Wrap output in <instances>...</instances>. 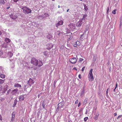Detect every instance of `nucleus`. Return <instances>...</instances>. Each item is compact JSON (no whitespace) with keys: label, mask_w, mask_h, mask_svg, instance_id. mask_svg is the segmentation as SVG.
Masks as SVG:
<instances>
[{"label":"nucleus","mask_w":122,"mask_h":122,"mask_svg":"<svg viewBox=\"0 0 122 122\" xmlns=\"http://www.w3.org/2000/svg\"><path fill=\"white\" fill-rule=\"evenodd\" d=\"M30 62L31 64L37 67H40L43 65V63L42 61H38L36 59L34 58H31Z\"/></svg>","instance_id":"1"},{"label":"nucleus","mask_w":122,"mask_h":122,"mask_svg":"<svg viewBox=\"0 0 122 122\" xmlns=\"http://www.w3.org/2000/svg\"><path fill=\"white\" fill-rule=\"evenodd\" d=\"M10 15V18L13 20H15L19 16L18 13L16 12H13Z\"/></svg>","instance_id":"2"},{"label":"nucleus","mask_w":122,"mask_h":122,"mask_svg":"<svg viewBox=\"0 0 122 122\" xmlns=\"http://www.w3.org/2000/svg\"><path fill=\"white\" fill-rule=\"evenodd\" d=\"M23 13L25 14H29L31 12V10L26 7H24L22 8Z\"/></svg>","instance_id":"3"},{"label":"nucleus","mask_w":122,"mask_h":122,"mask_svg":"<svg viewBox=\"0 0 122 122\" xmlns=\"http://www.w3.org/2000/svg\"><path fill=\"white\" fill-rule=\"evenodd\" d=\"M8 86L7 85H6L4 87H3L2 86L0 85V92H1L2 93H4L7 89V87Z\"/></svg>","instance_id":"4"},{"label":"nucleus","mask_w":122,"mask_h":122,"mask_svg":"<svg viewBox=\"0 0 122 122\" xmlns=\"http://www.w3.org/2000/svg\"><path fill=\"white\" fill-rule=\"evenodd\" d=\"M69 60L70 62L72 64L75 63L77 61L75 57L70 58L69 59Z\"/></svg>","instance_id":"5"},{"label":"nucleus","mask_w":122,"mask_h":122,"mask_svg":"<svg viewBox=\"0 0 122 122\" xmlns=\"http://www.w3.org/2000/svg\"><path fill=\"white\" fill-rule=\"evenodd\" d=\"M47 46L46 49L48 50H50L53 47V44L51 43L50 44H48L46 45Z\"/></svg>","instance_id":"6"},{"label":"nucleus","mask_w":122,"mask_h":122,"mask_svg":"<svg viewBox=\"0 0 122 122\" xmlns=\"http://www.w3.org/2000/svg\"><path fill=\"white\" fill-rule=\"evenodd\" d=\"M68 26L70 27V29L71 30L75 28V24H71L68 25Z\"/></svg>","instance_id":"7"},{"label":"nucleus","mask_w":122,"mask_h":122,"mask_svg":"<svg viewBox=\"0 0 122 122\" xmlns=\"http://www.w3.org/2000/svg\"><path fill=\"white\" fill-rule=\"evenodd\" d=\"M63 21L62 20L59 21L56 24V26L57 27H58V26L62 25L63 24Z\"/></svg>","instance_id":"8"},{"label":"nucleus","mask_w":122,"mask_h":122,"mask_svg":"<svg viewBox=\"0 0 122 122\" xmlns=\"http://www.w3.org/2000/svg\"><path fill=\"white\" fill-rule=\"evenodd\" d=\"M82 21V20L81 21H80L77 22L76 24V25L77 26H81L82 24L81 22Z\"/></svg>","instance_id":"9"},{"label":"nucleus","mask_w":122,"mask_h":122,"mask_svg":"<svg viewBox=\"0 0 122 122\" xmlns=\"http://www.w3.org/2000/svg\"><path fill=\"white\" fill-rule=\"evenodd\" d=\"M89 81H92L94 80L93 76H88Z\"/></svg>","instance_id":"10"},{"label":"nucleus","mask_w":122,"mask_h":122,"mask_svg":"<svg viewBox=\"0 0 122 122\" xmlns=\"http://www.w3.org/2000/svg\"><path fill=\"white\" fill-rule=\"evenodd\" d=\"M28 82L29 84H33L34 83L33 80L31 78L28 81Z\"/></svg>","instance_id":"11"},{"label":"nucleus","mask_w":122,"mask_h":122,"mask_svg":"<svg viewBox=\"0 0 122 122\" xmlns=\"http://www.w3.org/2000/svg\"><path fill=\"white\" fill-rule=\"evenodd\" d=\"M99 114L98 113L96 114L95 116L93 118L95 120H97L98 119V116H99Z\"/></svg>","instance_id":"12"},{"label":"nucleus","mask_w":122,"mask_h":122,"mask_svg":"<svg viewBox=\"0 0 122 122\" xmlns=\"http://www.w3.org/2000/svg\"><path fill=\"white\" fill-rule=\"evenodd\" d=\"M92 71L93 69H92L90 70V71L89 74L88 75V76L93 75L92 73Z\"/></svg>","instance_id":"13"},{"label":"nucleus","mask_w":122,"mask_h":122,"mask_svg":"<svg viewBox=\"0 0 122 122\" xmlns=\"http://www.w3.org/2000/svg\"><path fill=\"white\" fill-rule=\"evenodd\" d=\"M14 86L15 87H21L20 85L17 83H15V84Z\"/></svg>","instance_id":"14"},{"label":"nucleus","mask_w":122,"mask_h":122,"mask_svg":"<svg viewBox=\"0 0 122 122\" xmlns=\"http://www.w3.org/2000/svg\"><path fill=\"white\" fill-rule=\"evenodd\" d=\"M12 117L10 122H12L15 119V114H13V113L12 114Z\"/></svg>","instance_id":"15"},{"label":"nucleus","mask_w":122,"mask_h":122,"mask_svg":"<svg viewBox=\"0 0 122 122\" xmlns=\"http://www.w3.org/2000/svg\"><path fill=\"white\" fill-rule=\"evenodd\" d=\"M24 97L23 95H22L20 96L19 99L20 101H22L24 99Z\"/></svg>","instance_id":"16"},{"label":"nucleus","mask_w":122,"mask_h":122,"mask_svg":"<svg viewBox=\"0 0 122 122\" xmlns=\"http://www.w3.org/2000/svg\"><path fill=\"white\" fill-rule=\"evenodd\" d=\"M17 102V101L16 99H15L14 101V103L13 106V107H14L15 106V105Z\"/></svg>","instance_id":"17"},{"label":"nucleus","mask_w":122,"mask_h":122,"mask_svg":"<svg viewBox=\"0 0 122 122\" xmlns=\"http://www.w3.org/2000/svg\"><path fill=\"white\" fill-rule=\"evenodd\" d=\"M5 41L7 43H8L10 42L11 40L9 38H6L5 39Z\"/></svg>","instance_id":"18"},{"label":"nucleus","mask_w":122,"mask_h":122,"mask_svg":"<svg viewBox=\"0 0 122 122\" xmlns=\"http://www.w3.org/2000/svg\"><path fill=\"white\" fill-rule=\"evenodd\" d=\"M4 0H0V4L1 5L4 4L5 3Z\"/></svg>","instance_id":"19"},{"label":"nucleus","mask_w":122,"mask_h":122,"mask_svg":"<svg viewBox=\"0 0 122 122\" xmlns=\"http://www.w3.org/2000/svg\"><path fill=\"white\" fill-rule=\"evenodd\" d=\"M18 91V89H15L12 91L14 93V94L16 93Z\"/></svg>","instance_id":"20"},{"label":"nucleus","mask_w":122,"mask_h":122,"mask_svg":"<svg viewBox=\"0 0 122 122\" xmlns=\"http://www.w3.org/2000/svg\"><path fill=\"white\" fill-rule=\"evenodd\" d=\"M84 9L85 10L87 11L88 10V8L87 7V6L86 5L84 4Z\"/></svg>","instance_id":"21"},{"label":"nucleus","mask_w":122,"mask_h":122,"mask_svg":"<svg viewBox=\"0 0 122 122\" xmlns=\"http://www.w3.org/2000/svg\"><path fill=\"white\" fill-rule=\"evenodd\" d=\"M5 75L4 74H1L0 75V77L2 79H3L5 78Z\"/></svg>","instance_id":"22"},{"label":"nucleus","mask_w":122,"mask_h":122,"mask_svg":"<svg viewBox=\"0 0 122 122\" xmlns=\"http://www.w3.org/2000/svg\"><path fill=\"white\" fill-rule=\"evenodd\" d=\"M87 16V15H84L83 16V18L82 19V21L83 20H85L86 17Z\"/></svg>","instance_id":"23"},{"label":"nucleus","mask_w":122,"mask_h":122,"mask_svg":"<svg viewBox=\"0 0 122 122\" xmlns=\"http://www.w3.org/2000/svg\"><path fill=\"white\" fill-rule=\"evenodd\" d=\"M5 80L0 79V84H1L3 83L4 82Z\"/></svg>","instance_id":"24"},{"label":"nucleus","mask_w":122,"mask_h":122,"mask_svg":"<svg viewBox=\"0 0 122 122\" xmlns=\"http://www.w3.org/2000/svg\"><path fill=\"white\" fill-rule=\"evenodd\" d=\"M76 43L78 46H80V42L78 41H77L76 42Z\"/></svg>","instance_id":"25"},{"label":"nucleus","mask_w":122,"mask_h":122,"mask_svg":"<svg viewBox=\"0 0 122 122\" xmlns=\"http://www.w3.org/2000/svg\"><path fill=\"white\" fill-rule=\"evenodd\" d=\"M122 25V20H120V24L119 25V28H121Z\"/></svg>","instance_id":"26"},{"label":"nucleus","mask_w":122,"mask_h":122,"mask_svg":"<svg viewBox=\"0 0 122 122\" xmlns=\"http://www.w3.org/2000/svg\"><path fill=\"white\" fill-rule=\"evenodd\" d=\"M83 35H82L80 37V39L81 41H83V40H84V38H83L82 36Z\"/></svg>","instance_id":"27"},{"label":"nucleus","mask_w":122,"mask_h":122,"mask_svg":"<svg viewBox=\"0 0 122 122\" xmlns=\"http://www.w3.org/2000/svg\"><path fill=\"white\" fill-rule=\"evenodd\" d=\"M87 100H88V98H86L85 99L84 101L83 102H84V103H86V102H87Z\"/></svg>","instance_id":"28"},{"label":"nucleus","mask_w":122,"mask_h":122,"mask_svg":"<svg viewBox=\"0 0 122 122\" xmlns=\"http://www.w3.org/2000/svg\"><path fill=\"white\" fill-rule=\"evenodd\" d=\"M84 60L82 58H80L79 59V62H81V61H83Z\"/></svg>","instance_id":"29"},{"label":"nucleus","mask_w":122,"mask_h":122,"mask_svg":"<svg viewBox=\"0 0 122 122\" xmlns=\"http://www.w3.org/2000/svg\"><path fill=\"white\" fill-rule=\"evenodd\" d=\"M73 37H72V36H70V37L68 39H67V40L68 41H69L70 40H71V39Z\"/></svg>","instance_id":"30"},{"label":"nucleus","mask_w":122,"mask_h":122,"mask_svg":"<svg viewBox=\"0 0 122 122\" xmlns=\"http://www.w3.org/2000/svg\"><path fill=\"white\" fill-rule=\"evenodd\" d=\"M8 54H10V57H11V56H12L13 55L12 53H11V52H9L8 53Z\"/></svg>","instance_id":"31"},{"label":"nucleus","mask_w":122,"mask_h":122,"mask_svg":"<svg viewBox=\"0 0 122 122\" xmlns=\"http://www.w3.org/2000/svg\"><path fill=\"white\" fill-rule=\"evenodd\" d=\"M116 10H113L112 11V14H116Z\"/></svg>","instance_id":"32"},{"label":"nucleus","mask_w":122,"mask_h":122,"mask_svg":"<svg viewBox=\"0 0 122 122\" xmlns=\"http://www.w3.org/2000/svg\"><path fill=\"white\" fill-rule=\"evenodd\" d=\"M57 34L59 36H60V34L61 33V32L60 31H57Z\"/></svg>","instance_id":"33"},{"label":"nucleus","mask_w":122,"mask_h":122,"mask_svg":"<svg viewBox=\"0 0 122 122\" xmlns=\"http://www.w3.org/2000/svg\"><path fill=\"white\" fill-rule=\"evenodd\" d=\"M47 51H45L43 52V54L45 56H46L47 53Z\"/></svg>","instance_id":"34"},{"label":"nucleus","mask_w":122,"mask_h":122,"mask_svg":"<svg viewBox=\"0 0 122 122\" xmlns=\"http://www.w3.org/2000/svg\"><path fill=\"white\" fill-rule=\"evenodd\" d=\"M88 119V117H85L84 118V120L86 122L87 120Z\"/></svg>","instance_id":"35"},{"label":"nucleus","mask_w":122,"mask_h":122,"mask_svg":"<svg viewBox=\"0 0 122 122\" xmlns=\"http://www.w3.org/2000/svg\"><path fill=\"white\" fill-rule=\"evenodd\" d=\"M64 46H63L62 45L61 46V47H60V49L61 50H63V49H64Z\"/></svg>","instance_id":"36"},{"label":"nucleus","mask_w":122,"mask_h":122,"mask_svg":"<svg viewBox=\"0 0 122 122\" xmlns=\"http://www.w3.org/2000/svg\"><path fill=\"white\" fill-rule=\"evenodd\" d=\"M85 67H84L82 68L81 69V71H82L83 72L84 71V69H85Z\"/></svg>","instance_id":"37"},{"label":"nucleus","mask_w":122,"mask_h":122,"mask_svg":"<svg viewBox=\"0 0 122 122\" xmlns=\"http://www.w3.org/2000/svg\"><path fill=\"white\" fill-rule=\"evenodd\" d=\"M122 117V115H120L119 116H118L117 119H119V118H120L121 117Z\"/></svg>","instance_id":"38"},{"label":"nucleus","mask_w":122,"mask_h":122,"mask_svg":"<svg viewBox=\"0 0 122 122\" xmlns=\"http://www.w3.org/2000/svg\"><path fill=\"white\" fill-rule=\"evenodd\" d=\"M78 100H77L75 102V104H76L78 103Z\"/></svg>","instance_id":"39"},{"label":"nucleus","mask_w":122,"mask_h":122,"mask_svg":"<svg viewBox=\"0 0 122 122\" xmlns=\"http://www.w3.org/2000/svg\"><path fill=\"white\" fill-rule=\"evenodd\" d=\"M78 77L80 79H81V75L80 74H79L78 75Z\"/></svg>","instance_id":"40"},{"label":"nucleus","mask_w":122,"mask_h":122,"mask_svg":"<svg viewBox=\"0 0 122 122\" xmlns=\"http://www.w3.org/2000/svg\"><path fill=\"white\" fill-rule=\"evenodd\" d=\"M109 7H107V13H108V12L109 11Z\"/></svg>","instance_id":"41"},{"label":"nucleus","mask_w":122,"mask_h":122,"mask_svg":"<svg viewBox=\"0 0 122 122\" xmlns=\"http://www.w3.org/2000/svg\"><path fill=\"white\" fill-rule=\"evenodd\" d=\"M13 0V1L14 2H17V1H18V0Z\"/></svg>","instance_id":"42"},{"label":"nucleus","mask_w":122,"mask_h":122,"mask_svg":"<svg viewBox=\"0 0 122 122\" xmlns=\"http://www.w3.org/2000/svg\"><path fill=\"white\" fill-rule=\"evenodd\" d=\"M114 115L115 116H117V112L115 113H114Z\"/></svg>","instance_id":"43"},{"label":"nucleus","mask_w":122,"mask_h":122,"mask_svg":"<svg viewBox=\"0 0 122 122\" xmlns=\"http://www.w3.org/2000/svg\"><path fill=\"white\" fill-rule=\"evenodd\" d=\"M108 93V89L106 91V93L107 95V94Z\"/></svg>","instance_id":"44"},{"label":"nucleus","mask_w":122,"mask_h":122,"mask_svg":"<svg viewBox=\"0 0 122 122\" xmlns=\"http://www.w3.org/2000/svg\"><path fill=\"white\" fill-rule=\"evenodd\" d=\"M77 45L76 44L74 45V46L75 47H76Z\"/></svg>","instance_id":"45"},{"label":"nucleus","mask_w":122,"mask_h":122,"mask_svg":"<svg viewBox=\"0 0 122 122\" xmlns=\"http://www.w3.org/2000/svg\"><path fill=\"white\" fill-rule=\"evenodd\" d=\"M80 105H81V104H80V102L78 105V107H79L80 106Z\"/></svg>","instance_id":"46"},{"label":"nucleus","mask_w":122,"mask_h":122,"mask_svg":"<svg viewBox=\"0 0 122 122\" xmlns=\"http://www.w3.org/2000/svg\"><path fill=\"white\" fill-rule=\"evenodd\" d=\"M117 83L116 84V87H115V89H116L117 88Z\"/></svg>","instance_id":"47"},{"label":"nucleus","mask_w":122,"mask_h":122,"mask_svg":"<svg viewBox=\"0 0 122 122\" xmlns=\"http://www.w3.org/2000/svg\"><path fill=\"white\" fill-rule=\"evenodd\" d=\"M73 69L75 70H77V69H76V68H75V67L74 68H73Z\"/></svg>","instance_id":"48"},{"label":"nucleus","mask_w":122,"mask_h":122,"mask_svg":"<svg viewBox=\"0 0 122 122\" xmlns=\"http://www.w3.org/2000/svg\"><path fill=\"white\" fill-rule=\"evenodd\" d=\"M115 89V88L113 90V91L114 92H115V89Z\"/></svg>","instance_id":"49"},{"label":"nucleus","mask_w":122,"mask_h":122,"mask_svg":"<svg viewBox=\"0 0 122 122\" xmlns=\"http://www.w3.org/2000/svg\"><path fill=\"white\" fill-rule=\"evenodd\" d=\"M1 34H2L1 32L0 31V36L1 35Z\"/></svg>","instance_id":"50"},{"label":"nucleus","mask_w":122,"mask_h":122,"mask_svg":"<svg viewBox=\"0 0 122 122\" xmlns=\"http://www.w3.org/2000/svg\"><path fill=\"white\" fill-rule=\"evenodd\" d=\"M69 9H68L67 10V12H68L69 10Z\"/></svg>","instance_id":"51"},{"label":"nucleus","mask_w":122,"mask_h":122,"mask_svg":"<svg viewBox=\"0 0 122 122\" xmlns=\"http://www.w3.org/2000/svg\"><path fill=\"white\" fill-rule=\"evenodd\" d=\"M10 8V7L9 6L8 7H7V9H9V8Z\"/></svg>","instance_id":"52"},{"label":"nucleus","mask_w":122,"mask_h":122,"mask_svg":"<svg viewBox=\"0 0 122 122\" xmlns=\"http://www.w3.org/2000/svg\"><path fill=\"white\" fill-rule=\"evenodd\" d=\"M60 6H59V5L58 6V8H60Z\"/></svg>","instance_id":"53"},{"label":"nucleus","mask_w":122,"mask_h":122,"mask_svg":"<svg viewBox=\"0 0 122 122\" xmlns=\"http://www.w3.org/2000/svg\"><path fill=\"white\" fill-rule=\"evenodd\" d=\"M5 0V1H6V0Z\"/></svg>","instance_id":"54"},{"label":"nucleus","mask_w":122,"mask_h":122,"mask_svg":"<svg viewBox=\"0 0 122 122\" xmlns=\"http://www.w3.org/2000/svg\"><path fill=\"white\" fill-rule=\"evenodd\" d=\"M70 122V121H69V122Z\"/></svg>","instance_id":"55"}]
</instances>
